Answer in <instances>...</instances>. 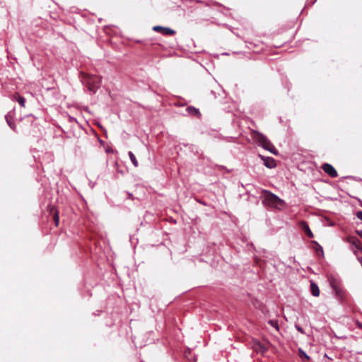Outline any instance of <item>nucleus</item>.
<instances>
[{"instance_id": "f8f14e48", "label": "nucleus", "mask_w": 362, "mask_h": 362, "mask_svg": "<svg viewBox=\"0 0 362 362\" xmlns=\"http://www.w3.org/2000/svg\"><path fill=\"white\" fill-rule=\"evenodd\" d=\"M310 289H311V292H312V294L317 297V296H319L320 295V289H319V287L317 286V285L314 283V282H311L310 284Z\"/></svg>"}, {"instance_id": "6e6552de", "label": "nucleus", "mask_w": 362, "mask_h": 362, "mask_svg": "<svg viewBox=\"0 0 362 362\" xmlns=\"http://www.w3.org/2000/svg\"><path fill=\"white\" fill-rule=\"evenodd\" d=\"M261 159L264 161V165L268 168H274L276 166V160L271 157H265L259 156Z\"/></svg>"}, {"instance_id": "f03ea898", "label": "nucleus", "mask_w": 362, "mask_h": 362, "mask_svg": "<svg viewBox=\"0 0 362 362\" xmlns=\"http://www.w3.org/2000/svg\"><path fill=\"white\" fill-rule=\"evenodd\" d=\"M253 139L257 141V143L261 146L263 148L267 150L274 155L278 154V151L275 148V146L272 144V142L267 139V137L263 134L254 131L253 132Z\"/></svg>"}, {"instance_id": "4468645a", "label": "nucleus", "mask_w": 362, "mask_h": 362, "mask_svg": "<svg viewBox=\"0 0 362 362\" xmlns=\"http://www.w3.org/2000/svg\"><path fill=\"white\" fill-rule=\"evenodd\" d=\"M128 155H129V158H130L132 164L134 165V166L138 167L139 163H138V161H137L134 154L132 151H129Z\"/></svg>"}, {"instance_id": "ddd939ff", "label": "nucleus", "mask_w": 362, "mask_h": 362, "mask_svg": "<svg viewBox=\"0 0 362 362\" xmlns=\"http://www.w3.org/2000/svg\"><path fill=\"white\" fill-rule=\"evenodd\" d=\"M13 98L22 107H25V99L23 96L19 94H15Z\"/></svg>"}, {"instance_id": "f257e3e1", "label": "nucleus", "mask_w": 362, "mask_h": 362, "mask_svg": "<svg viewBox=\"0 0 362 362\" xmlns=\"http://www.w3.org/2000/svg\"><path fill=\"white\" fill-rule=\"evenodd\" d=\"M262 194V202L264 206L275 209H280L283 206L284 202L274 194L268 190H263Z\"/></svg>"}, {"instance_id": "aec40b11", "label": "nucleus", "mask_w": 362, "mask_h": 362, "mask_svg": "<svg viewBox=\"0 0 362 362\" xmlns=\"http://www.w3.org/2000/svg\"><path fill=\"white\" fill-rule=\"evenodd\" d=\"M296 329H297L298 332H300V333H303V334L304 333L303 329L300 327H299V326H298V325H296Z\"/></svg>"}, {"instance_id": "9b49d317", "label": "nucleus", "mask_w": 362, "mask_h": 362, "mask_svg": "<svg viewBox=\"0 0 362 362\" xmlns=\"http://www.w3.org/2000/svg\"><path fill=\"white\" fill-rule=\"evenodd\" d=\"M5 119L8 126L13 130L16 129V125L13 121V116L11 112L7 113L5 115Z\"/></svg>"}, {"instance_id": "f3484780", "label": "nucleus", "mask_w": 362, "mask_h": 362, "mask_svg": "<svg viewBox=\"0 0 362 362\" xmlns=\"http://www.w3.org/2000/svg\"><path fill=\"white\" fill-rule=\"evenodd\" d=\"M187 110L189 113H199V110L193 107H188Z\"/></svg>"}, {"instance_id": "20e7f679", "label": "nucleus", "mask_w": 362, "mask_h": 362, "mask_svg": "<svg viewBox=\"0 0 362 362\" xmlns=\"http://www.w3.org/2000/svg\"><path fill=\"white\" fill-rule=\"evenodd\" d=\"M253 139L257 141V143L261 146L263 148L267 150L274 155L278 154V151L275 148V146L272 144V142L267 139V137L263 134L254 131L253 132Z\"/></svg>"}, {"instance_id": "0eeeda50", "label": "nucleus", "mask_w": 362, "mask_h": 362, "mask_svg": "<svg viewBox=\"0 0 362 362\" xmlns=\"http://www.w3.org/2000/svg\"><path fill=\"white\" fill-rule=\"evenodd\" d=\"M322 169L331 177H337L338 174L335 168L329 163H324L322 165Z\"/></svg>"}, {"instance_id": "6ab92c4d", "label": "nucleus", "mask_w": 362, "mask_h": 362, "mask_svg": "<svg viewBox=\"0 0 362 362\" xmlns=\"http://www.w3.org/2000/svg\"><path fill=\"white\" fill-rule=\"evenodd\" d=\"M356 216L358 218L362 221V211H358L356 213Z\"/></svg>"}, {"instance_id": "4be33fe9", "label": "nucleus", "mask_w": 362, "mask_h": 362, "mask_svg": "<svg viewBox=\"0 0 362 362\" xmlns=\"http://www.w3.org/2000/svg\"><path fill=\"white\" fill-rule=\"evenodd\" d=\"M318 247H319V248H320V250L321 252L322 253V252H323L322 247L320 245H318Z\"/></svg>"}, {"instance_id": "7ed1b4c3", "label": "nucleus", "mask_w": 362, "mask_h": 362, "mask_svg": "<svg viewBox=\"0 0 362 362\" xmlns=\"http://www.w3.org/2000/svg\"><path fill=\"white\" fill-rule=\"evenodd\" d=\"M253 139L257 141V143L261 146L263 148L267 150L274 155L278 154V151L275 148V146L272 144V142L267 139V137L263 134L254 131L253 132Z\"/></svg>"}, {"instance_id": "412c9836", "label": "nucleus", "mask_w": 362, "mask_h": 362, "mask_svg": "<svg viewBox=\"0 0 362 362\" xmlns=\"http://www.w3.org/2000/svg\"><path fill=\"white\" fill-rule=\"evenodd\" d=\"M357 233L358 234V235H359L360 237H361V238H362V230H357Z\"/></svg>"}, {"instance_id": "39448f33", "label": "nucleus", "mask_w": 362, "mask_h": 362, "mask_svg": "<svg viewBox=\"0 0 362 362\" xmlns=\"http://www.w3.org/2000/svg\"><path fill=\"white\" fill-rule=\"evenodd\" d=\"M81 80L88 90L93 93H95L100 86L101 78L98 76L83 74Z\"/></svg>"}, {"instance_id": "1a4fd4ad", "label": "nucleus", "mask_w": 362, "mask_h": 362, "mask_svg": "<svg viewBox=\"0 0 362 362\" xmlns=\"http://www.w3.org/2000/svg\"><path fill=\"white\" fill-rule=\"evenodd\" d=\"M347 242L355 247V249H352L355 254H356V249L359 250L362 252V248L360 247V240L358 238L355 237H348Z\"/></svg>"}, {"instance_id": "2eb2a0df", "label": "nucleus", "mask_w": 362, "mask_h": 362, "mask_svg": "<svg viewBox=\"0 0 362 362\" xmlns=\"http://www.w3.org/2000/svg\"><path fill=\"white\" fill-rule=\"evenodd\" d=\"M268 323L272 326L274 328H275L276 330H279V324H278V321L277 320H269Z\"/></svg>"}, {"instance_id": "9d476101", "label": "nucleus", "mask_w": 362, "mask_h": 362, "mask_svg": "<svg viewBox=\"0 0 362 362\" xmlns=\"http://www.w3.org/2000/svg\"><path fill=\"white\" fill-rule=\"evenodd\" d=\"M300 226H301L302 230L305 233V234L307 235V236L308 238H313V233L311 231L308 224L306 222H305V221L300 222Z\"/></svg>"}, {"instance_id": "423d86ee", "label": "nucleus", "mask_w": 362, "mask_h": 362, "mask_svg": "<svg viewBox=\"0 0 362 362\" xmlns=\"http://www.w3.org/2000/svg\"><path fill=\"white\" fill-rule=\"evenodd\" d=\"M153 30L158 32L163 35H173L175 33L174 30L167 27H163L160 25H156L153 28Z\"/></svg>"}, {"instance_id": "a211bd4d", "label": "nucleus", "mask_w": 362, "mask_h": 362, "mask_svg": "<svg viewBox=\"0 0 362 362\" xmlns=\"http://www.w3.org/2000/svg\"><path fill=\"white\" fill-rule=\"evenodd\" d=\"M54 221H55V223H56V225H58V223H59V215H58V213L57 211H56L54 214Z\"/></svg>"}, {"instance_id": "dca6fc26", "label": "nucleus", "mask_w": 362, "mask_h": 362, "mask_svg": "<svg viewBox=\"0 0 362 362\" xmlns=\"http://www.w3.org/2000/svg\"><path fill=\"white\" fill-rule=\"evenodd\" d=\"M299 356L300 358L305 357L307 360H310V356H308L302 349H299Z\"/></svg>"}]
</instances>
